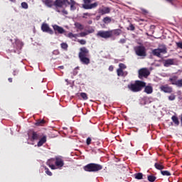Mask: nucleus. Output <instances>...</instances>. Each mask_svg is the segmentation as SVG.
Segmentation results:
<instances>
[{
	"label": "nucleus",
	"instance_id": "nucleus-1",
	"mask_svg": "<svg viewBox=\"0 0 182 182\" xmlns=\"http://www.w3.org/2000/svg\"><path fill=\"white\" fill-rule=\"evenodd\" d=\"M78 58L82 65H89V63H90V58H89V50L86 47L80 48Z\"/></svg>",
	"mask_w": 182,
	"mask_h": 182
},
{
	"label": "nucleus",
	"instance_id": "nucleus-2",
	"mask_svg": "<svg viewBox=\"0 0 182 182\" xmlns=\"http://www.w3.org/2000/svg\"><path fill=\"white\" fill-rule=\"evenodd\" d=\"M143 87H146V82L141 80H136L134 84L128 85V89L134 92H141Z\"/></svg>",
	"mask_w": 182,
	"mask_h": 182
},
{
	"label": "nucleus",
	"instance_id": "nucleus-3",
	"mask_svg": "<svg viewBox=\"0 0 182 182\" xmlns=\"http://www.w3.org/2000/svg\"><path fill=\"white\" fill-rule=\"evenodd\" d=\"M102 168L103 166L95 163L88 164L83 167V170L88 173H97V171H100Z\"/></svg>",
	"mask_w": 182,
	"mask_h": 182
},
{
	"label": "nucleus",
	"instance_id": "nucleus-4",
	"mask_svg": "<svg viewBox=\"0 0 182 182\" xmlns=\"http://www.w3.org/2000/svg\"><path fill=\"white\" fill-rule=\"evenodd\" d=\"M28 139L31 141H36L43 136V133L41 132H35L34 130H30L28 132Z\"/></svg>",
	"mask_w": 182,
	"mask_h": 182
},
{
	"label": "nucleus",
	"instance_id": "nucleus-5",
	"mask_svg": "<svg viewBox=\"0 0 182 182\" xmlns=\"http://www.w3.org/2000/svg\"><path fill=\"white\" fill-rule=\"evenodd\" d=\"M161 53L166 55L167 53V47L166 46H160L159 48H155L152 50V55L157 58H161Z\"/></svg>",
	"mask_w": 182,
	"mask_h": 182
},
{
	"label": "nucleus",
	"instance_id": "nucleus-6",
	"mask_svg": "<svg viewBox=\"0 0 182 182\" xmlns=\"http://www.w3.org/2000/svg\"><path fill=\"white\" fill-rule=\"evenodd\" d=\"M168 82H170L171 85H173L177 87H182V79L178 80V77L177 75H173L169 77Z\"/></svg>",
	"mask_w": 182,
	"mask_h": 182
},
{
	"label": "nucleus",
	"instance_id": "nucleus-7",
	"mask_svg": "<svg viewBox=\"0 0 182 182\" xmlns=\"http://www.w3.org/2000/svg\"><path fill=\"white\" fill-rule=\"evenodd\" d=\"M84 1V4L82 6V8H83L84 9H93L97 7V2H95L93 4H90V2H92L91 0H83Z\"/></svg>",
	"mask_w": 182,
	"mask_h": 182
},
{
	"label": "nucleus",
	"instance_id": "nucleus-8",
	"mask_svg": "<svg viewBox=\"0 0 182 182\" xmlns=\"http://www.w3.org/2000/svg\"><path fill=\"white\" fill-rule=\"evenodd\" d=\"M135 53L137 56H146V47L138 46L135 48Z\"/></svg>",
	"mask_w": 182,
	"mask_h": 182
},
{
	"label": "nucleus",
	"instance_id": "nucleus-9",
	"mask_svg": "<svg viewBox=\"0 0 182 182\" xmlns=\"http://www.w3.org/2000/svg\"><path fill=\"white\" fill-rule=\"evenodd\" d=\"M150 76V71L147 68H141L139 70V78L143 79V77H145V79H147Z\"/></svg>",
	"mask_w": 182,
	"mask_h": 182
},
{
	"label": "nucleus",
	"instance_id": "nucleus-10",
	"mask_svg": "<svg viewBox=\"0 0 182 182\" xmlns=\"http://www.w3.org/2000/svg\"><path fill=\"white\" fill-rule=\"evenodd\" d=\"M65 166V161L63 160V157L60 156H55V167L62 170V167Z\"/></svg>",
	"mask_w": 182,
	"mask_h": 182
},
{
	"label": "nucleus",
	"instance_id": "nucleus-11",
	"mask_svg": "<svg viewBox=\"0 0 182 182\" xmlns=\"http://www.w3.org/2000/svg\"><path fill=\"white\" fill-rule=\"evenodd\" d=\"M96 36H97V38H103L104 39H109V38H111L110 37V30L99 31L97 33Z\"/></svg>",
	"mask_w": 182,
	"mask_h": 182
},
{
	"label": "nucleus",
	"instance_id": "nucleus-12",
	"mask_svg": "<svg viewBox=\"0 0 182 182\" xmlns=\"http://www.w3.org/2000/svg\"><path fill=\"white\" fill-rule=\"evenodd\" d=\"M41 31H43V32H46L50 35H53V30L51 29L50 27H49V26L47 23H43L42 24Z\"/></svg>",
	"mask_w": 182,
	"mask_h": 182
},
{
	"label": "nucleus",
	"instance_id": "nucleus-13",
	"mask_svg": "<svg viewBox=\"0 0 182 182\" xmlns=\"http://www.w3.org/2000/svg\"><path fill=\"white\" fill-rule=\"evenodd\" d=\"M47 166L51 168V170H56V166H55V158H51L48 159L46 162Z\"/></svg>",
	"mask_w": 182,
	"mask_h": 182
},
{
	"label": "nucleus",
	"instance_id": "nucleus-14",
	"mask_svg": "<svg viewBox=\"0 0 182 182\" xmlns=\"http://www.w3.org/2000/svg\"><path fill=\"white\" fill-rule=\"evenodd\" d=\"M13 46L14 49H16V50H19L22 49V46H23V43H22V41H21V40L16 38L14 43H13Z\"/></svg>",
	"mask_w": 182,
	"mask_h": 182
},
{
	"label": "nucleus",
	"instance_id": "nucleus-15",
	"mask_svg": "<svg viewBox=\"0 0 182 182\" xmlns=\"http://www.w3.org/2000/svg\"><path fill=\"white\" fill-rule=\"evenodd\" d=\"M160 90L164 93H173V87L168 86V85L161 86Z\"/></svg>",
	"mask_w": 182,
	"mask_h": 182
},
{
	"label": "nucleus",
	"instance_id": "nucleus-16",
	"mask_svg": "<svg viewBox=\"0 0 182 182\" xmlns=\"http://www.w3.org/2000/svg\"><path fill=\"white\" fill-rule=\"evenodd\" d=\"M109 35L111 38H113V36H119V35H122V29L117 28L114 30H109Z\"/></svg>",
	"mask_w": 182,
	"mask_h": 182
},
{
	"label": "nucleus",
	"instance_id": "nucleus-17",
	"mask_svg": "<svg viewBox=\"0 0 182 182\" xmlns=\"http://www.w3.org/2000/svg\"><path fill=\"white\" fill-rule=\"evenodd\" d=\"M175 62H176V60L174 58L165 60L164 62V66L165 68H168L169 66L175 65Z\"/></svg>",
	"mask_w": 182,
	"mask_h": 182
},
{
	"label": "nucleus",
	"instance_id": "nucleus-18",
	"mask_svg": "<svg viewBox=\"0 0 182 182\" xmlns=\"http://www.w3.org/2000/svg\"><path fill=\"white\" fill-rule=\"evenodd\" d=\"M68 0H55L54 1L55 6H58V8H62L63 5H66L68 4Z\"/></svg>",
	"mask_w": 182,
	"mask_h": 182
},
{
	"label": "nucleus",
	"instance_id": "nucleus-19",
	"mask_svg": "<svg viewBox=\"0 0 182 182\" xmlns=\"http://www.w3.org/2000/svg\"><path fill=\"white\" fill-rule=\"evenodd\" d=\"M38 140L39 141L37 143V146H38V147H42V146H43V144H45V143H46V141H47V136H46V135H44L43 134L42 137H41Z\"/></svg>",
	"mask_w": 182,
	"mask_h": 182
},
{
	"label": "nucleus",
	"instance_id": "nucleus-20",
	"mask_svg": "<svg viewBox=\"0 0 182 182\" xmlns=\"http://www.w3.org/2000/svg\"><path fill=\"white\" fill-rule=\"evenodd\" d=\"M99 14L101 15H105L106 14H110V8L102 6L98 10Z\"/></svg>",
	"mask_w": 182,
	"mask_h": 182
},
{
	"label": "nucleus",
	"instance_id": "nucleus-21",
	"mask_svg": "<svg viewBox=\"0 0 182 182\" xmlns=\"http://www.w3.org/2000/svg\"><path fill=\"white\" fill-rule=\"evenodd\" d=\"M53 28L55 32H58V33H65V29L63 28L58 26V25H54L53 26Z\"/></svg>",
	"mask_w": 182,
	"mask_h": 182
},
{
	"label": "nucleus",
	"instance_id": "nucleus-22",
	"mask_svg": "<svg viewBox=\"0 0 182 182\" xmlns=\"http://www.w3.org/2000/svg\"><path fill=\"white\" fill-rule=\"evenodd\" d=\"M68 5H70V11H76V1L75 0H70V1H68Z\"/></svg>",
	"mask_w": 182,
	"mask_h": 182
},
{
	"label": "nucleus",
	"instance_id": "nucleus-23",
	"mask_svg": "<svg viewBox=\"0 0 182 182\" xmlns=\"http://www.w3.org/2000/svg\"><path fill=\"white\" fill-rule=\"evenodd\" d=\"M43 4L48 8H52L53 6V1L52 0H43Z\"/></svg>",
	"mask_w": 182,
	"mask_h": 182
},
{
	"label": "nucleus",
	"instance_id": "nucleus-24",
	"mask_svg": "<svg viewBox=\"0 0 182 182\" xmlns=\"http://www.w3.org/2000/svg\"><path fill=\"white\" fill-rule=\"evenodd\" d=\"M145 93H147V95H151L153 93V87L150 85L144 87Z\"/></svg>",
	"mask_w": 182,
	"mask_h": 182
},
{
	"label": "nucleus",
	"instance_id": "nucleus-25",
	"mask_svg": "<svg viewBox=\"0 0 182 182\" xmlns=\"http://www.w3.org/2000/svg\"><path fill=\"white\" fill-rule=\"evenodd\" d=\"M154 167L155 168H156V170H164V166H163V162L155 163Z\"/></svg>",
	"mask_w": 182,
	"mask_h": 182
},
{
	"label": "nucleus",
	"instance_id": "nucleus-26",
	"mask_svg": "<svg viewBox=\"0 0 182 182\" xmlns=\"http://www.w3.org/2000/svg\"><path fill=\"white\" fill-rule=\"evenodd\" d=\"M171 120L174 123L175 126H178L180 124V121L178 120V117H177V116H172Z\"/></svg>",
	"mask_w": 182,
	"mask_h": 182
},
{
	"label": "nucleus",
	"instance_id": "nucleus-27",
	"mask_svg": "<svg viewBox=\"0 0 182 182\" xmlns=\"http://www.w3.org/2000/svg\"><path fill=\"white\" fill-rule=\"evenodd\" d=\"M45 123H46V121L44 119H38L36 122V126H43V124H45Z\"/></svg>",
	"mask_w": 182,
	"mask_h": 182
},
{
	"label": "nucleus",
	"instance_id": "nucleus-28",
	"mask_svg": "<svg viewBox=\"0 0 182 182\" xmlns=\"http://www.w3.org/2000/svg\"><path fill=\"white\" fill-rule=\"evenodd\" d=\"M67 38H70V39H73V38H76L79 36V34H74L73 33H69L66 35Z\"/></svg>",
	"mask_w": 182,
	"mask_h": 182
},
{
	"label": "nucleus",
	"instance_id": "nucleus-29",
	"mask_svg": "<svg viewBox=\"0 0 182 182\" xmlns=\"http://www.w3.org/2000/svg\"><path fill=\"white\" fill-rule=\"evenodd\" d=\"M135 178L136 180H142L143 179V173H137L134 174Z\"/></svg>",
	"mask_w": 182,
	"mask_h": 182
},
{
	"label": "nucleus",
	"instance_id": "nucleus-30",
	"mask_svg": "<svg viewBox=\"0 0 182 182\" xmlns=\"http://www.w3.org/2000/svg\"><path fill=\"white\" fill-rule=\"evenodd\" d=\"M104 23H110L112 22V18L109 16L105 17L102 20Z\"/></svg>",
	"mask_w": 182,
	"mask_h": 182
},
{
	"label": "nucleus",
	"instance_id": "nucleus-31",
	"mask_svg": "<svg viewBox=\"0 0 182 182\" xmlns=\"http://www.w3.org/2000/svg\"><path fill=\"white\" fill-rule=\"evenodd\" d=\"M75 26L77 28V29H80V31H83L84 29L83 25H82L80 23H75Z\"/></svg>",
	"mask_w": 182,
	"mask_h": 182
},
{
	"label": "nucleus",
	"instance_id": "nucleus-32",
	"mask_svg": "<svg viewBox=\"0 0 182 182\" xmlns=\"http://www.w3.org/2000/svg\"><path fill=\"white\" fill-rule=\"evenodd\" d=\"M117 76H124V72L123 71V70H122V68H118L117 70Z\"/></svg>",
	"mask_w": 182,
	"mask_h": 182
},
{
	"label": "nucleus",
	"instance_id": "nucleus-33",
	"mask_svg": "<svg viewBox=\"0 0 182 182\" xmlns=\"http://www.w3.org/2000/svg\"><path fill=\"white\" fill-rule=\"evenodd\" d=\"M80 96L82 97V99H83V100H87V99H89V97H87V94H86L85 92H81L80 94Z\"/></svg>",
	"mask_w": 182,
	"mask_h": 182
},
{
	"label": "nucleus",
	"instance_id": "nucleus-34",
	"mask_svg": "<svg viewBox=\"0 0 182 182\" xmlns=\"http://www.w3.org/2000/svg\"><path fill=\"white\" fill-rule=\"evenodd\" d=\"M162 176H166L167 177L171 176V173L168 171H161Z\"/></svg>",
	"mask_w": 182,
	"mask_h": 182
},
{
	"label": "nucleus",
	"instance_id": "nucleus-35",
	"mask_svg": "<svg viewBox=\"0 0 182 182\" xmlns=\"http://www.w3.org/2000/svg\"><path fill=\"white\" fill-rule=\"evenodd\" d=\"M156 176L153 175L148 176V181L154 182L156 181Z\"/></svg>",
	"mask_w": 182,
	"mask_h": 182
},
{
	"label": "nucleus",
	"instance_id": "nucleus-36",
	"mask_svg": "<svg viewBox=\"0 0 182 182\" xmlns=\"http://www.w3.org/2000/svg\"><path fill=\"white\" fill-rule=\"evenodd\" d=\"M60 46L62 49H64V50H68V48H69V46H68V43H62L60 44Z\"/></svg>",
	"mask_w": 182,
	"mask_h": 182
},
{
	"label": "nucleus",
	"instance_id": "nucleus-37",
	"mask_svg": "<svg viewBox=\"0 0 182 182\" xmlns=\"http://www.w3.org/2000/svg\"><path fill=\"white\" fill-rule=\"evenodd\" d=\"M93 14H90V13H84L83 14H82V18H84V19H87V16H89V17H90V16H92Z\"/></svg>",
	"mask_w": 182,
	"mask_h": 182
},
{
	"label": "nucleus",
	"instance_id": "nucleus-38",
	"mask_svg": "<svg viewBox=\"0 0 182 182\" xmlns=\"http://www.w3.org/2000/svg\"><path fill=\"white\" fill-rule=\"evenodd\" d=\"M168 100L173 101L176 100V95L174 94H171L168 97Z\"/></svg>",
	"mask_w": 182,
	"mask_h": 182
},
{
	"label": "nucleus",
	"instance_id": "nucleus-39",
	"mask_svg": "<svg viewBox=\"0 0 182 182\" xmlns=\"http://www.w3.org/2000/svg\"><path fill=\"white\" fill-rule=\"evenodd\" d=\"M21 6H22V8H23V9H28V3L22 2Z\"/></svg>",
	"mask_w": 182,
	"mask_h": 182
},
{
	"label": "nucleus",
	"instance_id": "nucleus-40",
	"mask_svg": "<svg viewBox=\"0 0 182 182\" xmlns=\"http://www.w3.org/2000/svg\"><path fill=\"white\" fill-rule=\"evenodd\" d=\"M119 69H121V70H123V69H126V65H124V64H123V63H119Z\"/></svg>",
	"mask_w": 182,
	"mask_h": 182
},
{
	"label": "nucleus",
	"instance_id": "nucleus-41",
	"mask_svg": "<svg viewBox=\"0 0 182 182\" xmlns=\"http://www.w3.org/2000/svg\"><path fill=\"white\" fill-rule=\"evenodd\" d=\"M87 146H90L92 144V138L88 137L86 140Z\"/></svg>",
	"mask_w": 182,
	"mask_h": 182
},
{
	"label": "nucleus",
	"instance_id": "nucleus-42",
	"mask_svg": "<svg viewBox=\"0 0 182 182\" xmlns=\"http://www.w3.org/2000/svg\"><path fill=\"white\" fill-rule=\"evenodd\" d=\"M45 170H46V173L48 175V176H52V173L50 172V171L49 170V168H45Z\"/></svg>",
	"mask_w": 182,
	"mask_h": 182
},
{
	"label": "nucleus",
	"instance_id": "nucleus-43",
	"mask_svg": "<svg viewBox=\"0 0 182 182\" xmlns=\"http://www.w3.org/2000/svg\"><path fill=\"white\" fill-rule=\"evenodd\" d=\"M87 33L86 32H81L80 34H78V36H80L81 38H85Z\"/></svg>",
	"mask_w": 182,
	"mask_h": 182
},
{
	"label": "nucleus",
	"instance_id": "nucleus-44",
	"mask_svg": "<svg viewBox=\"0 0 182 182\" xmlns=\"http://www.w3.org/2000/svg\"><path fill=\"white\" fill-rule=\"evenodd\" d=\"M77 42H78L79 43H80V45H86V41H85V40H83V39H82V40H77Z\"/></svg>",
	"mask_w": 182,
	"mask_h": 182
},
{
	"label": "nucleus",
	"instance_id": "nucleus-45",
	"mask_svg": "<svg viewBox=\"0 0 182 182\" xmlns=\"http://www.w3.org/2000/svg\"><path fill=\"white\" fill-rule=\"evenodd\" d=\"M134 29H136V27H134V26L131 23L129 25V28H128V30H129V31H134Z\"/></svg>",
	"mask_w": 182,
	"mask_h": 182
},
{
	"label": "nucleus",
	"instance_id": "nucleus-46",
	"mask_svg": "<svg viewBox=\"0 0 182 182\" xmlns=\"http://www.w3.org/2000/svg\"><path fill=\"white\" fill-rule=\"evenodd\" d=\"M176 46L178 48V49H182V42L176 43Z\"/></svg>",
	"mask_w": 182,
	"mask_h": 182
},
{
	"label": "nucleus",
	"instance_id": "nucleus-47",
	"mask_svg": "<svg viewBox=\"0 0 182 182\" xmlns=\"http://www.w3.org/2000/svg\"><path fill=\"white\" fill-rule=\"evenodd\" d=\"M60 52H59V50H55L53 51V55H59Z\"/></svg>",
	"mask_w": 182,
	"mask_h": 182
},
{
	"label": "nucleus",
	"instance_id": "nucleus-48",
	"mask_svg": "<svg viewBox=\"0 0 182 182\" xmlns=\"http://www.w3.org/2000/svg\"><path fill=\"white\" fill-rule=\"evenodd\" d=\"M108 69L109 72H113V70H114V67L113 65H110Z\"/></svg>",
	"mask_w": 182,
	"mask_h": 182
},
{
	"label": "nucleus",
	"instance_id": "nucleus-49",
	"mask_svg": "<svg viewBox=\"0 0 182 182\" xmlns=\"http://www.w3.org/2000/svg\"><path fill=\"white\" fill-rule=\"evenodd\" d=\"M166 2L171 4V5H174V0H166Z\"/></svg>",
	"mask_w": 182,
	"mask_h": 182
},
{
	"label": "nucleus",
	"instance_id": "nucleus-50",
	"mask_svg": "<svg viewBox=\"0 0 182 182\" xmlns=\"http://www.w3.org/2000/svg\"><path fill=\"white\" fill-rule=\"evenodd\" d=\"M119 43H126V39L122 38L119 40Z\"/></svg>",
	"mask_w": 182,
	"mask_h": 182
},
{
	"label": "nucleus",
	"instance_id": "nucleus-51",
	"mask_svg": "<svg viewBox=\"0 0 182 182\" xmlns=\"http://www.w3.org/2000/svg\"><path fill=\"white\" fill-rule=\"evenodd\" d=\"M13 75L14 76H18V70H14Z\"/></svg>",
	"mask_w": 182,
	"mask_h": 182
},
{
	"label": "nucleus",
	"instance_id": "nucleus-52",
	"mask_svg": "<svg viewBox=\"0 0 182 182\" xmlns=\"http://www.w3.org/2000/svg\"><path fill=\"white\" fill-rule=\"evenodd\" d=\"M62 13L63 14V15H68V11H66L65 9H63V11H62Z\"/></svg>",
	"mask_w": 182,
	"mask_h": 182
},
{
	"label": "nucleus",
	"instance_id": "nucleus-53",
	"mask_svg": "<svg viewBox=\"0 0 182 182\" xmlns=\"http://www.w3.org/2000/svg\"><path fill=\"white\" fill-rule=\"evenodd\" d=\"M142 12L144 14H149V11H147V10H146V9H142Z\"/></svg>",
	"mask_w": 182,
	"mask_h": 182
},
{
	"label": "nucleus",
	"instance_id": "nucleus-54",
	"mask_svg": "<svg viewBox=\"0 0 182 182\" xmlns=\"http://www.w3.org/2000/svg\"><path fill=\"white\" fill-rule=\"evenodd\" d=\"M87 23L89 25H92V23H93V21L92 20H90V21H87Z\"/></svg>",
	"mask_w": 182,
	"mask_h": 182
},
{
	"label": "nucleus",
	"instance_id": "nucleus-55",
	"mask_svg": "<svg viewBox=\"0 0 182 182\" xmlns=\"http://www.w3.org/2000/svg\"><path fill=\"white\" fill-rule=\"evenodd\" d=\"M8 80H9V82L10 83H12V78H11V77H9V78L8 79Z\"/></svg>",
	"mask_w": 182,
	"mask_h": 182
},
{
	"label": "nucleus",
	"instance_id": "nucleus-56",
	"mask_svg": "<svg viewBox=\"0 0 182 182\" xmlns=\"http://www.w3.org/2000/svg\"><path fill=\"white\" fill-rule=\"evenodd\" d=\"M99 19H100V16H97L96 20H97V21H99Z\"/></svg>",
	"mask_w": 182,
	"mask_h": 182
},
{
	"label": "nucleus",
	"instance_id": "nucleus-57",
	"mask_svg": "<svg viewBox=\"0 0 182 182\" xmlns=\"http://www.w3.org/2000/svg\"><path fill=\"white\" fill-rule=\"evenodd\" d=\"M151 29H154L156 28L155 26H151Z\"/></svg>",
	"mask_w": 182,
	"mask_h": 182
},
{
	"label": "nucleus",
	"instance_id": "nucleus-58",
	"mask_svg": "<svg viewBox=\"0 0 182 182\" xmlns=\"http://www.w3.org/2000/svg\"><path fill=\"white\" fill-rule=\"evenodd\" d=\"M60 68L61 69H63V66H60Z\"/></svg>",
	"mask_w": 182,
	"mask_h": 182
},
{
	"label": "nucleus",
	"instance_id": "nucleus-59",
	"mask_svg": "<svg viewBox=\"0 0 182 182\" xmlns=\"http://www.w3.org/2000/svg\"><path fill=\"white\" fill-rule=\"evenodd\" d=\"M11 1H14V0H11Z\"/></svg>",
	"mask_w": 182,
	"mask_h": 182
}]
</instances>
